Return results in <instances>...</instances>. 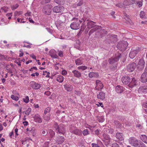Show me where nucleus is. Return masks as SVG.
<instances>
[{"mask_svg":"<svg viewBox=\"0 0 147 147\" xmlns=\"http://www.w3.org/2000/svg\"><path fill=\"white\" fill-rule=\"evenodd\" d=\"M121 56V55L120 53H116L113 57H111L109 59V63L110 64L115 65L116 67L117 62Z\"/></svg>","mask_w":147,"mask_h":147,"instance_id":"f257e3e1","label":"nucleus"},{"mask_svg":"<svg viewBox=\"0 0 147 147\" xmlns=\"http://www.w3.org/2000/svg\"><path fill=\"white\" fill-rule=\"evenodd\" d=\"M117 35L114 34H108L107 36L105 41L107 44L115 43L117 41Z\"/></svg>","mask_w":147,"mask_h":147,"instance_id":"f03ea898","label":"nucleus"},{"mask_svg":"<svg viewBox=\"0 0 147 147\" xmlns=\"http://www.w3.org/2000/svg\"><path fill=\"white\" fill-rule=\"evenodd\" d=\"M97 30L95 34L96 37L102 38L108 33L107 31L104 29L101 28L100 26H97Z\"/></svg>","mask_w":147,"mask_h":147,"instance_id":"7ed1b4c3","label":"nucleus"},{"mask_svg":"<svg viewBox=\"0 0 147 147\" xmlns=\"http://www.w3.org/2000/svg\"><path fill=\"white\" fill-rule=\"evenodd\" d=\"M128 45L127 42L126 41H123L119 42L117 45V46L118 49L121 51H124Z\"/></svg>","mask_w":147,"mask_h":147,"instance_id":"20e7f679","label":"nucleus"},{"mask_svg":"<svg viewBox=\"0 0 147 147\" xmlns=\"http://www.w3.org/2000/svg\"><path fill=\"white\" fill-rule=\"evenodd\" d=\"M72 20L74 22L71 24L70 26L71 28L73 30L78 29L80 28L79 24L80 23L78 21V18H74L72 19Z\"/></svg>","mask_w":147,"mask_h":147,"instance_id":"39448f33","label":"nucleus"},{"mask_svg":"<svg viewBox=\"0 0 147 147\" xmlns=\"http://www.w3.org/2000/svg\"><path fill=\"white\" fill-rule=\"evenodd\" d=\"M57 133L61 134L64 135L66 131L64 125L63 124H61L57 126L55 129Z\"/></svg>","mask_w":147,"mask_h":147,"instance_id":"423d86ee","label":"nucleus"},{"mask_svg":"<svg viewBox=\"0 0 147 147\" xmlns=\"http://www.w3.org/2000/svg\"><path fill=\"white\" fill-rule=\"evenodd\" d=\"M52 6L51 5H47L45 6L42 9V11L44 13L50 15L52 11Z\"/></svg>","mask_w":147,"mask_h":147,"instance_id":"0eeeda50","label":"nucleus"},{"mask_svg":"<svg viewBox=\"0 0 147 147\" xmlns=\"http://www.w3.org/2000/svg\"><path fill=\"white\" fill-rule=\"evenodd\" d=\"M136 67V63L134 62L130 63L128 64L127 66V70L129 72L133 71Z\"/></svg>","mask_w":147,"mask_h":147,"instance_id":"6e6552de","label":"nucleus"},{"mask_svg":"<svg viewBox=\"0 0 147 147\" xmlns=\"http://www.w3.org/2000/svg\"><path fill=\"white\" fill-rule=\"evenodd\" d=\"M140 51V50L139 49L131 51L129 54L130 58L131 59L134 58Z\"/></svg>","mask_w":147,"mask_h":147,"instance_id":"1a4fd4ad","label":"nucleus"},{"mask_svg":"<svg viewBox=\"0 0 147 147\" xmlns=\"http://www.w3.org/2000/svg\"><path fill=\"white\" fill-rule=\"evenodd\" d=\"M139 142L134 138H131L129 140V143L135 147L136 146Z\"/></svg>","mask_w":147,"mask_h":147,"instance_id":"9d476101","label":"nucleus"},{"mask_svg":"<svg viewBox=\"0 0 147 147\" xmlns=\"http://www.w3.org/2000/svg\"><path fill=\"white\" fill-rule=\"evenodd\" d=\"M121 81L124 84H127L130 82L131 79L128 76H125L122 78Z\"/></svg>","mask_w":147,"mask_h":147,"instance_id":"9b49d317","label":"nucleus"},{"mask_svg":"<svg viewBox=\"0 0 147 147\" xmlns=\"http://www.w3.org/2000/svg\"><path fill=\"white\" fill-rule=\"evenodd\" d=\"M145 62L142 59H140L138 65V68L140 70H142L144 68Z\"/></svg>","mask_w":147,"mask_h":147,"instance_id":"f8f14e48","label":"nucleus"},{"mask_svg":"<svg viewBox=\"0 0 147 147\" xmlns=\"http://www.w3.org/2000/svg\"><path fill=\"white\" fill-rule=\"evenodd\" d=\"M64 9L63 6H58L54 7L53 9V11L55 13L61 12Z\"/></svg>","mask_w":147,"mask_h":147,"instance_id":"ddd939ff","label":"nucleus"},{"mask_svg":"<svg viewBox=\"0 0 147 147\" xmlns=\"http://www.w3.org/2000/svg\"><path fill=\"white\" fill-rule=\"evenodd\" d=\"M140 81L143 83H146L147 82V72H144L142 75Z\"/></svg>","mask_w":147,"mask_h":147,"instance_id":"4468645a","label":"nucleus"},{"mask_svg":"<svg viewBox=\"0 0 147 147\" xmlns=\"http://www.w3.org/2000/svg\"><path fill=\"white\" fill-rule=\"evenodd\" d=\"M115 91L117 93H121L123 91L124 88L123 86L118 85L115 87Z\"/></svg>","mask_w":147,"mask_h":147,"instance_id":"2eb2a0df","label":"nucleus"},{"mask_svg":"<svg viewBox=\"0 0 147 147\" xmlns=\"http://www.w3.org/2000/svg\"><path fill=\"white\" fill-rule=\"evenodd\" d=\"M30 84L31 87L33 89H39L40 87V85L38 83H36L34 81L30 82Z\"/></svg>","mask_w":147,"mask_h":147,"instance_id":"dca6fc26","label":"nucleus"},{"mask_svg":"<svg viewBox=\"0 0 147 147\" xmlns=\"http://www.w3.org/2000/svg\"><path fill=\"white\" fill-rule=\"evenodd\" d=\"M136 0H125L123 2V5H131L135 2Z\"/></svg>","mask_w":147,"mask_h":147,"instance_id":"f3484780","label":"nucleus"},{"mask_svg":"<svg viewBox=\"0 0 147 147\" xmlns=\"http://www.w3.org/2000/svg\"><path fill=\"white\" fill-rule=\"evenodd\" d=\"M97 98L98 99L103 100L105 98V93L103 92H100L97 94Z\"/></svg>","mask_w":147,"mask_h":147,"instance_id":"a211bd4d","label":"nucleus"},{"mask_svg":"<svg viewBox=\"0 0 147 147\" xmlns=\"http://www.w3.org/2000/svg\"><path fill=\"white\" fill-rule=\"evenodd\" d=\"M72 133L74 134L79 136H81L82 135V132L80 129H76L72 131Z\"/></svg>","mask_w":147,"mask_h":147,"instance_id":"6ab92c4d","label":"nucleus"},{"mask_svg":"<svg viewBox=\"0 0 147 147\" xmlns=\"http://www.w3.org/2000/svg\"><path fill=\"white\" fill-rule=\"evenodd\" d=\"M87 21H88L87 23V26L88 28L90 29L93 27H94L95 26L94 24L96 23L95 22L92 21H88V20Z\"/></svg>","mask_w":147,"mask_h":147,"instance_id":"aec40b11","label":"nucleus"},{"mask_svg":"<svg viewBox=\"0 0 147 147\" xmlns=\"http://www.w3.org/2000/svg\"><path fill=\"white\" fill-rule=\"evenodd\" d=\"M136 85V80L134 78H133L131 80V81H130L128 85L130 87L132 88Z\"/></svg>","mask_w":147,"mask_h":147,"instance_id":"412c9836","label":"nucleus"},{"mask_svg":"<svg viewBox=\"0 0 147 147\" xmlns=\"http://www.w3.org/2000/svg\"><path fill=\"white\" fill-rule=\"evenodd\" d=\"M34 120L35 122L40 123L42 122V119L38 114L36 115L34 117Z\"/></svg>","mask_w":147,"mask_h":147,"instance_id":"4be33fe9","label":"nucleus"},{"mask_svg":"<svg viewBox=\"0 0 147 147\" xmlns=\"http://www.w3.org/2000/svg\"><path fill=\"white\" fill-rule=\"evenodd\" d=\"M72 72L74 74V76L76 77L79 78L81 77V73L78 71L74 70L72 71Z\"/></svg>","mask_w":147,"mask_h":147,"instance_id":"5701e85b","label":"nucleus"},{"mask_svg":"<svg viewBox=\"0 0 147 147\" xmlns=\"http://www.w3.org/2000/svg\"><path fill=\"white\" fill-rule=\"evenodd\" d=\"M64 86L66 90L68 92L71 91L73 88V86L71 85H65Z\"/></svg>","mask_w":147,"mask_h":147,"instance_id":"b1692460","label":"nucleus"},{"mask_svg":"<svg viewBox=\"0 0 147 147\" xmlns=\"http://www.w3.org/2000/svg\"><path fill=\"white\" fill-rule=\"evenodd\" d=\"M123 134L121 133H117L116 134V137L119 140L121 141L123 140Z\"/></svg>","mask_w":147,"mask_h":147,"instance_id":"393cba45","label":"nucleus"},{"mask_svg":"<svg viewBox=\"0 0 147 147\" xmlns=\"http://www.w3.org/2000/svg\"><path fill=\"white\" fill-rule=\"evenodd\" d=\"M141 140L145 143L147 144V136L145 135H142L140 136Z\"/></svg>","mask_w":147,"mask_h":147,"instance_id":"a878e982","label":"nucleus"},{"mask_svg":"<svg viewBox=\"0 0 147 147\" xmlns=\"http://www.w3.org/2000/svg\"><path fill=\"white\" fill-rule=\"evenodd\" d=\"M97 26H95L94 28L91 30L89 32L88 35L90 36L91 34L94 32H96L97 30Z\"/></svg>","mask_w":147,"mask_h":147,"instance_id":"bb28decb","label":"nucleus"},{"mask_svg":"<svg viewBox=\"0 0 147 147\" xmlns=\"http://www.w3.org/2000/svg\"><path fill=\"white\" fill-rule=\"evenodd\" d=\"M139 90L141 91L142 92H147V85L144 86L140 87L139 89Z\"/></svg>","mask_w":147,"mask_h":147,"instance_id":"cd10ccee","label":"nucleus"},{"mask_svg":"<svg viewBox=\"0 0 147 147\" xmlns=\"http://www.w3.org/2000/svg\"><path fill=\"white\" fill-rule=\"evenodd\" d=\"M64 138L63 136H59V138H58L57 140L58 144H61L64 141Z\"/></svg>","mask_w":147,"mask_h":147,"instance_id":"c85d7f7f","label":"nucleus"},{"mask_svg":"<svg viewBox=\"0 0 147 147\" xmlns=\"http://www.w3.org/2000/svg\"><path fill=\"white\" fill-rule=\"evenodd\" d=\"M75 63L76 65H79L82 64L83 61L81 59L79 58L75 60Z\"/></svg>","mask_w":147,"mask_h":147,"instance_id":"c756f323","label":"nucleus"},{"mask_svg":"<svg viewBox=\"0 0 147 147\" xmlns=\"http://www.w3.org/2000/svg\"><path fill=\"white\" fill-rule=\"evenodd\" d=\"M64 80L63 77L61 76H59L57 78V80L59 82H63Z\"/></svg>","mask_w":147,"mask_h":147,"instance_id":"7c9ffc66","label":"nucleus"},{"mask_svg":"<svg viewBox=\"0 0 147 147\" xmlns=\"http://www.w3.org/2000/svg\"><path fill=\"white\" fill-rule=\"evenodd\" d=\"M44 118L45 120L46 121H49L50 119V115L46 114H44Z\"/></svg>","mask_w":147,"mask_h":147,"instance_id":"2f4dec72","label":"nucleus"},{"mask_svg":"<svg viewBox=\"0 0 147 147\" xmlns=\"http://www.w3.org/2000/svg\"><path fill=\"white\" fill-rule=\"evenodd\" d=\"M96 84L97 86L99 85L100 87V88L102 89L103 87V84H102V82L99 80H96Z\"/></svg>","mask_w":147,"mask_h":147,"instance_id":"473e14b6","label":"nucleus"},{"mask_svg":"<svg viewBox=\"0 0 147 147\" xmlns=\"http://www.w3.org/2000/svg\"><path fill=\"white\" fill-rule=\"evenodd\" d=\"M49 133L50 134V137L53 138L55 135V132L52 129H50L49 131Z\"/></svg>","mask_w":147,"mask_h":147,"instance_id":"72a5a7b5","label":"nucleus"},{"mask_svg":"<svg viewBox=\"0 0 147 147\" xmlns=\"http://www.w3.org/2000/svg\"><path fill=\"white\" fill-rule=\"evenodd\" d=\"M136 147H146V146L142 142L139 141Z\"/></svg>","mask_w":147,"mask_h":147,"instance_id":"f704fd0d","label":"nucleus"},{"mask_svg":"<svg viewBox=\"0 0 147 147\" xmlns=\"http://www.w3.org/2000/svg\"><path fill=\"white\" fill-rule=\"evenodd\" d=\"M104 144L107 147H108L110 145V141L107 139L104 140Z\"/></svg>","mask_w":147,"mask_h":147,"instance_id":"c9c22d12","label":"nucleus"},{"mask_svg":"<svg viewBox=\"0 0 147 147\" xmlns=\"http://www.w3.org/2000/svg\"><path fill=\"white\" fill-rule=\"evenodd\" d=\"M79 141H78V145L79 146H83L84 142L83 140L82 139H81Z\"/></svg>","mask_w":147,"mask_h":147,"instance_id":"e433bc0d","label":"nucleus"},{"mask_svg":"<svg viewBox=\"0 0 147 147\" xmlns=\"http://www.w3.org/2000/svg\"><path fill=\"white\" fill-rule=\"evenodd\" d=\"M51 108L50 107H48L46 108L45 110L44 114H46L49 113L51 110Z\"/></svg>","mask_w":147,"mask_h":147,"instance_id":"4c0bfd02","label":"nucleus"},{"mask_svg":"<svg viewBox=\"0 0 147 147\" xmlns=\"http://www.w3.org/2000/svg\"><path fill=\"white\" fill-rule=\"evenodd\" d=\"M82 133L84 136H86L90 134L89 132L88 129H84Z\"/></svg>","mask_w":147,"mask_h":147,"instance_id":"58836bf2","label":"nucleus"},{"mask_svg":"<svg viewBox=\"0 0 147 147\" xmlns=\"http://www.w3.org/2000/svg\"><path fill=\"white\" fill-rule=\"evenodd\" d=\"M129 16L127 15L125 13L124 15V18L128 22H130V20L129 18Z\"/></svg>","mask_w":147,"mask_h":147,"instance_id":"ea45409f","label":"nucleus"},{"mask_svg":"<svg viewBox=\"0 0 147 147\" xmlns=\"http://www.w3.org/2000/svg\"><path fill=\"white\" fill-rule=\"evenodd\" d=\"M11 97L12 99L16 100H18L19 99V98L18 97L14 95H12L11 96Z\"/></svg>","mask_w":147,"mask_h":147,"instance_id":"a19ab883","label":"nucleus"},{"mask_svg":"<svg viewBox=\"0 0 147 147\" xmlns=\"http://www.w3.org/2000/svg\"><path fill=\"white\" fill-rule=\"evenodd\" d=\"M31 111V109L30 107L28 108V109L25 112V114L26 115H29L30 114V113Z\"/></svg>","mask_w":147,"mask_h":147,"instance_id":"79ce46f5","label":"nucleus"},{"mask_svg":"<svg viewBox=\"0 0 147 147\" xmlns=\"http://www.w3.org/2000/svg\"><path fill=\"white\" fill-rule=\"evenodd\" d=\"M145 15V12L143 11H141L140 13V16L141 18H143Z\"/></svg>","mask_w":147,"mask_h":147,"instance_id":"37998d69","label":"nucleus"},{"mask_svg":"<svg viewBox=\"0 0 147 147\" xmlns=\"http://www.w3.org/2000/svg\"><path fill=\"white\" fill-rule=\"evenodd\" d=\"M87 68V67L85 66H79L78 67V69H82V70H84L85 69H86Z\"/></svg>","mask_w":147,"mask_h":147,"instance_id":"c03bdc74","label":"nucleus"},{"mask_svg":"<svg viewBox=\"0 0 147 147\" xmlns=\"http://www.w3.org/2000/svg\"><path fill=\"white\" fill-rule=\"evenodd\" d=\"M47 131L46 130H42V134L43 136H46L48 134Z\"/></svg>","mask_w":147,"mask_h":147,"instance_id":"a18cd8bd","label":"nucleus"},{"mask_svg":"<svg viewBox=\"0 0 147 147\" xmlns=\"http://www.w3.org/2000/svg\"><path fill=\"white\" fill-rule=\"evenodd\" d=\"M23 100L24 102L26 103H27L29 101V97L28 96H26L25 97V98L23 99Z\"/></svg>","mask_w":147,"mask_h":147,"instance_id":"49530a36","label":"nucleus"},{"mask_svg":"<svg viewBox=\"0 0 147 147\" xmlns=\"http://www.w3.org/2000/svg\"><path fill=\"white\" fill-rule=\"evenodd\" d=\"M54 2L60 5L62 4V2H63L62 0H54Z\"/></svg>","mask_w":147,"mask_h":147,"instance_id":"de8ad7c7","label":"nucleus"},{"mask_svg":"<svg viewBox=\"0 0 147 147\" xmlns=\"http://www.w3.org/2000/svg\"><path fill=\"white\" fill-rule=\"evenodd\" d=\"M98 121L101 122H103L104 121V119L102 117H99L98 118Z\"/></svg>","mask_w":147,"mask_h":147,"instance_id":"09e8293b","label":"nucleus"},{"mask_svg":"<svg viewBox=\"0 0 147 147\" xmlns=\"http://www.w3.org/2000/svg\"><path fill=\"white\" fill-rule=\"evenodd\" d=\"M58 55L59 56L61 57H62L63 56V52L61 51H59L58 53Z\"/></svg>","mask_w":147,"mask_h":147,"instance_id":"8fccbe9b","label":"nucleus"},{"mask_svg":"<svg viewBox=\"0 0 147 147\" xmlns=\"http://www.w3.org/2000/svg\"><path fill=\"white\" fill-rule=\"evenodd\" d=\"M93 75L94 72H90L88 74L89 77L91 78L93 77Z\"/></svg>","mask_w":147,"mask_h":147,"instance_id":"3c124183","label":"nucleus"},{"mask_svg":"<svg viewBox=\"0 0 147 147\" xmlns=\"http://www.w3.org/2000/svg\"><path fill=\"white\" fill-rule=\"evenodd\" d=\"M112 147H119V145L116 143H113L112 144Z\"/></svg>","mask_w":147,"mask_h":147,"instance_id":"603ef678","label":"nucleus"},{"mask_svg":"<svg viewBox=\"0 0 147 147\" xmlns=\"http://www.w3.org/2000/svg\"><path fill=\"white\" fill-rule=\"evenodd\" d=\"M99 76V74L98 73L94 72L93 77L97 78Z\"/></svg>","mask_w":147,"mask_h":147,"instance_id":"864d4df0","label":"nucleus"},{"mask_svg":"<svg viewBox=\"0 0 147 147\" xmlns=\"http://www.w3.org/2000/svg\"><path fill=\"white\" fill-rule=\"evenodd\" d=\"M83 4V1L80 0V2L77 4V5L79 6H81Z\"/></svg>","mask_w":147,"mask_h":147,"instance_id":"5fc2aeb1","label":"nucleus"},{"mask_svg":"<svg viewBox=\"0 0 147 147\" xmlns=\"http://www.w3.org/2000/svg\"><path fill=\"white\" fill-rule=\"evenodd\" d=\"M0 58L3 59L5 60V57L4 55H2L0 54Z\"/></svg>","mask_w":147,"mask_h":147,"instance_id":"6e6d98bb","label":"nucleus"},{"mask_svg":"<svg viewBox=\"0 0 147 147\" xmlns=\"http://www.w3.org/2000/svg\"><path fill=\"white\" fill-rule=\"evenodd\" d=\"M95 133L97 135H98L100 134V130L97 129L95 131Z\"/></svg>","mask_w":147,"mask_h":147,"instance_id":"4d7b16f0","label":"nucleus"},{"mask_svg":"<svg viewBox=\"0 0 147 147\" xmlns=\"http://www.w3.org/2000/svg\"><path fill=\"white\" fill-rule=\"evenodd\" d=\"M92 147H100L98 144L92 143Z\"/></svg>","mask_w":147,"mask_h":147,"instance_id":"13d9d810","label":"nucleus"},{"mask_svg":"<svg viewBox=\"0 0 147 147\" xmlns=\"http://www.w3.org/2000/svg\"><path fill=\"white\" fill-rule=\"evenodd\" d=\"M67 73V72L65 70H63L62 71L61 74L63 75H66Z\"/></svg>","mask_w":147,"mask_h":147,"instance_id":"bf43d9fd","label":"nucleus"},{"mask_svg":"<svg viewBox=\"0 0 147 147\" xmlns=\"http://www.w3.org/2000/svg\"><path fill=\"white\" fill-rule=\"evenodd\" d=\"M81 28V29L80 30V31L79 32V33L78 34V36H80L81 35V34L82 33L81 31H82V32L83 31L84 29V28Z\"/></svg>","mask_w":147,"mask_h":147,"instance_id":"052dcab7","label":"nucleus"},{"mask_svg":"<svg viewBox=\"0 0 147 147\" xmlns=\"http://www.w3.org/2000/svg\"><path fill=\"white\" fill-rule=\"evenodd\" d=\"M19 5L18 4H16L14 6H13V7H12V9H16L17 8H18V7Z\"/></svg>","mask_w":147,"mask_h":147,"instance_id":"680f3d73","label":"nucleus"},{"mask_svg":"<svg viewBox=\"0 0 147 147\" xmlns=\"http://www.w3.org/2000/svg\"><path fill=\"white\" fill-rule=\"evenodd\" d=\"M22 12L21 11H19L18 12L16 11L15 12V14L16 15H19L20 14H22Z\"/></svg>","mask_w":147,"mask_h":147,"instance_id":"e2e57ef3","label":"nucleus"},{"mask_svg":"<svg viewBox=\"0 0 147 147\" xmlns=\"http://www.w3.org/2000/svg\"><path fill=\"white\" fill-rule=\"evenodd\" d=\"M109 132L111 134H113L114 133V130L111 129H108Z\"/></svg>","mask_w":147,"mask_h":147,"instance_id":"0e129e2a","label":"nucleus"},{"mask_svg":"<svg viewBox=\"0 0 147 147\" xmlns=\"http://www.w3.org/2000/svg\"><path fill=\"white\" fill-rule=\"evenodd\" d=\"M117 6L119 7H123V5L121 3H118L116 5Z\"/></svg>","mask_w":147,"mask_h":147,"instance_id":"69168bd1","label":"nucleus"},{"mask_svg":"<svg viewBox=\"0 0 147 147\" xmlns=\"http://www.w3.org/2000/svg\"><path fill=\"white\" fill-rule=\"evenodd\" d=\"M142 0L141 1H140V2L138 4V6L139 7H140L142 6Z\"/></svg>","mask_w":147,"mask_h":147,"instance_id":"338daca9","label":"nucleus"},{"mask_svg":"<svg viewBox=\"0 0 147 147\" xmlns=\"http://www.w3.org/2000/svg\"><path fill=\"white\" fill-rule=\"evenodd\" d=\"M143 105L144 107L147 108V101L143 103Z\"/></svg>","mask_w":147,"mask_h":147,"instance_id":"774afa93","label":"nucleus"}]
</instances>
